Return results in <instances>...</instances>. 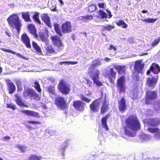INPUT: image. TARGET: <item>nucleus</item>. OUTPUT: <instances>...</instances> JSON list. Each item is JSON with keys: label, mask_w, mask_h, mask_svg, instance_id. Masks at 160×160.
Listing matches in <instances>:
<instances>
[{"label": "nucleus", "mask_w": 160, "mask_h": 160, "mask_svg": "<svg viewBox=\"0 0 160 160\" xmlns=\"http://www.w3.org/2000/svg\"><path fill=\"white\" fill-rule=\"evenodd\" d=\"M39 35L42 42L45 43L46 44L48 43L49 40L48 38V35H46L45 33L41 32L39 33Z\"/></svg>", "instance_id": "31"}, {"label": "nucleus", "mask_w": 160, "mask_h": 160, "mask_svg": "<svg viewBox=\"0 0 160 160\" xmlns=\"http://www.w3.org/2000/svg\"><path fill=\"white\" fill-rule=\"evenodd\" d=\"M42 159L41 156H38L36 154H31L28 157V160H41Z\"/></svg>", "instance_id": "36"}, {"label": "nucleus", "mask_w": 160, "mask_h": 160, "mask_svg": "<svg viewBox=\"0 0 160 160\" xmlns=\"http://www.w3.org/2000/svg\"><path fill=\"white\" fill-rule=\"evenodd\" d=\"M54 103L57 107L60 108L62 110H65L68 107L64 98L62 96L57 97L55 99Z\"/></svg>", "instance_id": "6"}, {"label": "nucleus", "mask_w": 160, "mask_h": 160, "mask_svg": "<svg viewBox=\"0 0 160 160\" xmlns=\"http://www.w3.org/2000/svg\"><path fill=\"white\" fill-rule=\"evenodd\" d=\"M125 126L124 127L125 134L129 137H134L136 132L141 128L140 122L135 115L129 116L125 120Z\"/></svg>", "instance_id": "1"}, {"label": "nucleus", "mask_w": 160, "mask_h": 160, "mask_svg": "<svg viewBox=\"0 0 160 160\" xmlns=\"http://www.w3.org/2000/svg\"><path fill=\"white\" fill-rule=\"evenodd\" d=\"M87 83L88 85V87H90L92 85V82L89 79H87Z\"/></svg>", "instance_id": "56"}, {"label": "nucleus", "mask_w": 160, "mask_h": 160, "mask_svg": "<svg viewBox=\"0 0 160 160\" xmlns=\"http://www.w3.org/2000/svg\"><path fill=\"white\" fill-rule=\"evenodd\" d=\"M144 65V64L142 63L141 60L136 61L134 65V69L138 74H142Z\"/></svg>", "instance_id": "11"}, {"label": "nucleus", "mask_w": 160, "mask_h": 160, "mask_svg": "<svg viewBox=\"0 0 160 160\" xmlns=\"http://www.w3.org/2000/svg\"><path fill=\"white\" fill-rule=\"evenodd\" d=\"M22 86H19L17 87V91L18 92L22 91Z\"/></svg>", "instance_id": "61"}, {"label": "nucleus", "mask_w": 160, "mask_h": 160, "mask_svg": "<svg viewBox=\"0 0 160 160\" xmlns=\"http://www.w3.org/2000/svg\"><path fill=\"white\" fill-rule=\"evenodd\" d=\"M157 19L158 18H147L144 19H141V20L142 21L148 23H153L155 22Z\"/></svg>", "instance_id": "40"}, {"label": "nucleus", "mask_w": 160, "mask_h": 160, "mask_svg": "<svg viewBox=\"0 0 160 160\" xmlns=\"http://www.w3.org/2000/svg\"><path fill=\"white\" fill-rule=\"evenodd\" d=\"M34 87L38 92L40 93L41 92L42 90L39 82L37 81H36L34 82Z\"/></svg>", "instance_id": "39"}, {"label": "nucleus", "mask_w": 160, "mask_h": 160, "mask_svg": "<svg viewBox=\"0 0 160 160\" xmlns=\"http://www.w3.org/2000/svg\"><path fill=\"white\" fill-rule=\"evenodd\" d=\"M78 63V62L77 61H68V65L71 64V65H74L77 64Z\"/></svg>", "instance_id": "58"}, {"label": "nucleus", "mask_w": 160, "mask_h": 160, "mask_svg": "<svg viewBox=\"0 0 160 160\" xmlns=\"http://www.w3.org/2000/svg\"><path fill=\"white\" fill-rule=\"evenodd\" d=\"M118 107L119 111L122 112H124L127 109L126 100L124 97H122L118 101Z\"/></svg>", "instance_id": "15"}, {"label": "nucleus", "mask_w": 160, "mask_h": 160, "mask_svg": "<svg viewBox=\"0 0 160 160\" xmlns=\"http://www.w3.org/2000/svg\"><path fill=\"white\" fill-rule=\"evenodd\" d=\"M47 91L50 93L54 94L55 93V87L54 85H50L47 88Z\"/></svg>", "instance_id": "38"}, {"label": "nucleus", "mask_w": 160, "mask_h": 160, "mask_svg": "<svg viewBox=\"0 0 160 160\" xmlns=\"http://www.w3.org/2000/svg\"><path fill=\"white\" fill-rule=\"evenodd\" d=\"M102 98V105L101 108L100 113L102 114H103L107 112L109 109V104L108 102H107L106 98L104 99Z\"/></svg>", "instance_id": "18"}, {"label": "nucleus", "mask_w": 160, "mask_h": 160, "mask_svg": "<svg viewBox=\"0 0 160 160\" xmlns=\"http://www.w3.org/2000/svg\"><path fill=\"white\" fill-rule=\"evenodd\" d=\"M84 16H80V17H79L78 18V19L79 20H81V21H83V22H84L85 19H84Z\"/></svg>", "instance_id": "59"}, {"label": "nucleus", "mask_w": 160, "mask_h": 160, "mask_svg": "<svg viewBox=\"0 0 160 160\" xmlns=\"http://www.w3.org/2000/svg\"><path fill=\"white\" fill-rule=\"evenodd\" d=\"M97 13L98 14L96 16V17L98 18L102 19L106 18H107V14L102 10H99L97 12Z\"/></svg>", "instance_id": "29"}, {"label": "nucleus", "mask_w": 160, "mask_h": 160, "mask_svg": "<svg viewBox=\"0 0 160 160\" xmlns=\"http://www.w3.org/2000/svg\"><path fill=\"white\" fill-rule=\"evenodd\" d=\"M106 11L108 13V18H112V15L111 14V12L110 11L108 10H106Z\"/></svg>", "instance_id": "55"}, {"label": "nucleus", "mask_w": 160, "mask_h": 160, "mask_svg": "<svg viewBox=\"0 0 160 160\" xmlns=\"http://www.w3.org/2000/svg\"><path fill=\"white\" fill-rule=\"evenodd\" d=\"M158 97L157 92L155 91H150L148 90L146 92L145 102L146 104H151L152 101L157 98Z\"/></svg>", "instance_id": "5"}, {"label": "nucleus", "mask_w": 160, "mask_h": 160, "mask_svg": "<svg viewBox=\"0 0 160 160\" xmlns=\"http://www.w3.org/2000/svg\"><path fill=\"white\" fill-rule=\"evenodd\" d=\"M158 75H155L147 78L146 82L148 86L153 88L158 81Z\"/></svg>", "instance_id": "14"}, {"label": "nucleus", "mask_w": 160, "mask_h": 160, "mask_svg": "<svg viewBox=\"0 0 160 160\" xmlns=\"http://www.w3.org/2000/svg\"><path fill=\"white\" fill-rule=\"evenodd\" d=\"M85 21L84 22H87L92 20L93 18L92 15H87L84 16Z\"/></svg>", "instance_id": "46"}, {"label": "nucleus", "mask_w": 160, "mask_h": 160, "mask_svg": "<svg viewBox=\"0 0 160 160\" xmlns=\"http://www.w3.org/2000/svg\"><path fill=\"white\" fill-rule=\"evenodd\" d=\"M27 123H31L32 124H41V122L39 121H29L26 122Z\"/></svg>", "instance_id": "51"}, {"label": "nucleus", "mask_w": 160, "mask_h": 160, "mask_svg": "<svg viewBox=\"0 0 160 160\" xmlns=\"http://www.w3.org/2000/svg\"><path fill=\"white\" fill-rule=\"evenodd\" d=\"M104 76L108 78L110 83L114 84L115 80L116 77V72L114 70L113 68H110L109 72H105Z\"/></svg>", "instance_id": "9"}, {"label": "nucleus", "mask_w": 160, "mask_h": 160, "mask_svg": "<svg viewBox=\"0 0 160 160\" xmlns=\"http://www.w3.org/2000/svg\"><path fill=\"white\" fill-rule=\"evenodd\" d=\"M54 29L56 32L60 37L62 36V33H69L72 32V27L71 22L69 21H66L61 25L62 30L59 27V24L57 23L54 24Z\"/></svg>", "instance_id": "2"}, {"label": "nucleus", "mask_w": 160, "mask_h": 160, "mask_svg": "<svg viewBox=\"0 0 160 160\" xmlns=\"http://www.w3.org/2000/svg\"><path fill=\"white\" fill-rule=\"evenodd\" d=\"M32 97L33 98V99L35 100L38 101L40 100L41 96L37 94L35 91L32 95Z\"/></svg>", "instance_id": "45"}, {"label": "nucleus", "mask_w": 160, "mask_h": 160, "mask_svg": "<svg viewBox=\"0 0 160 160\" xmlns=\"http://www.w3.org/2000/svg\"><path fill=\"white\" fill-rule=\"evenodd\" d=\"M21 40L27 48H31V46L30 43V39L26 33H24L22 34Z\"/></svg>", "instance_id": "19"}, {"label": "nucleus", "mask_w": 160, "mask_h": 160, "mask_svg": "<svg viewBox=\"0 0 160 160\" xmlns=\"http://www.w3.org/2000/svg\"><path fill=\"white\" fill-rule=\"evenodd\" d=\"M58 90L63 95H67L71 91V85L67 82L66 80L62 79L60 80L57 86Z\"/></svg>", "instance_id": "4"}, {"label": "nucleus", "mask_w": 160, "mask_h": 160, "mask_svg": "<svg viewBox=\"0 0 160 160\" xmlns=\"http://www.w3.org/2000/svg\"><path fill=\"white\" fill-rule=\"evenodd\" d=\"M154 136L155 137L158 139H160V129L159 128L158 131L155 134Z\"/></svg>", "instance_id": "52"}, {"label": "nucleus", "mask_w": 160, "mask_h": 160, "mask_svg": "<svg viewBox=\"0 0 160 160\" xmlns=\"http://www.w3.org/2000/svg\"><path fill=\"white\" fill-rule=\"evenodd\" d=\"M111 59L108 58L106 57L104 58V60L106 62H108Z\"/></svg>", "instance_id": "64"}, {"label": "nucleus", "mask_w": 160, "mask_h": 160, "mask_svg": "<svg viewBox=\"0 0 160 160\" xmlns=\"http://www.w3.org/2000/svg\"><path fill=\"white\" fill-rule=\"evenodd\" d=\"M137 97V95L136 94H134L132 96V98L133 100H135Z\"/></svg>", "instance_id": "62"}, {"label": "nucleus", "mask_w": 160, "mask_h": 160, "mask_svg": "<svg viewBox=\"0 0 160 160\" xmlns=\"http://www.w3.org/2000/svg\"><path fill=\"white\" fill-rule=\"evenodd\" d=\"M115 27L114 25H108L106 26H103V29L104 30H106L109 31L115 28Z\"/></svg>", "instance_id": "42"}, {"label": "nucleus", "mask_w": 160, "mask_h": 160, "mask_svg": "<svg viewBox=\"0 0 160 160\" xmlns=\"http://www.w3.org/2000/svg\"><path fill=\"white\" fill-rule=\"evenodd\" d=\"M45 50L48 54H53L55 52L53 47L51 45L47 46Z\"/></svg>", "instance_id": "37"}, {"label": "nucleus", "mask_w": 160, "mask_h": 160, "mask_svg": "<svg viewBox=\"0 0 160 160\" xmlns=\"http://www.w3.org/2000/svg\"><path fill=\"white\" fill-rule=\"evenodd\" d=\"M80 98L82 101L86 102L88 103L91 101V99L85 97L84 95L82 94H81L80 95Z\"/></svg>", "instance_id": "48"}, {"label": "nucleus", "mask_w": 160, "mask_h": 160, "mask_svg": "<svg viewBox=\"0 0 160 160\" xmlns=\"http://www.w3.org/2000/svg\"><path fill=\"white\" fill-rule=\"evenodd\" d=\"M126 79L124 76H122L117 81V90L119 93L125 92Z\"/></svg>", "instance_id": "7"}, {"label": "nucleus", "mask_w": 160, "mask_h": 160, "mask_svg": "<svg viewBox=\"0 0 160 160\" xmlns=\"http://www.w3.org/2000/svg\"><path fill=\"white\" fill-rule=\"evenodd\" d=\"M50 38L54 45L56 46L58 48L62 46V40L57 35H55L51 36Z\"/></svg>", "instance_id": "20"}, {"label": "nucleus", "mask_w": 160, "mask_h": 160, "mask_svg": "<svg viewBox=\"0 0 160 160\" xmlns=\"http://www.w3.org/2000/svg\"><path fill=\"white\" fill-rule=\"evenodd\" d=\"M88 8V12L91 13L95 11L97 9L96 6L94 4L89 5Z\"/></svg>", "instance_id": "41"}, {"label": "nucleus", "mask_w": 160, "mask_h": 160, "mask_svg": "<svg viewBox=\"0 0 160 160\" xmlns=\"http://www.w3.org/2000/svg\"><path fill=\"white\" fill-rule=\"evenodd\" d=\"M117 48L112 44L110 45L108 49L109 50L113 49L115 51H117Z\"/></svg>", "instance_id": "53"}, {"label": "nucleus", "mask_w": 160, "mask_h": 160, "mask_svg": "<svg viewBox=\"0 0 160 160\" xmlns=\"http://www.w3.org/2000/svg\"><path fill=\"white\" fill-rule=\"evenodd\" d=\"M160 42V37L158 38L157 39H155L151 44V46L154 47L157 45Z\"/></svg>", "instance_id": "44"}, {"label": "nucleus", "mask_w": 160, "mask_h": 160, "mask_svg": "<svg viewBox=\"0 0 160 160\" xmlns=\"http://www.w3.org/2000/svg\"><path fill=\"white\" fill-rule=\"evenodd\" d=\"M21 112L22 113L28 116L34 117L37 118H39L40 117L39 113L33 111L24 110L21 111Z\"/></svg>", "instance_id": "23"}, {"label": "nucleus", "mask_w": 160, "mask_h": 160, "mask_svg": "<svg viewBox=\"0 0 160 160\" xmlns=\"http://www.w3.org/2000/svg\"><path fill=\"white\" fill-rule=\"evenodd\" d=\"M41 18L45 24L49 28H51L52 26L49 16L46 13H44L41 15Z\"/></svg>", "instance_id": "22"}, {"label": "nucleus", "mask_w": 160, "mask_h": 160, "mask_svg": "<svg viewBox=\"0 0 160 160\" xmlns=\"http://www.w3.org/2000/svg\"><path fill=\"white\" fill-rule=\"evenodd\" d=\"M7 108H11L13 110H15L17 108V107L15 105L11 103H7Z\"/></svg>", "instance_id": "49"}, {"label": "nucleus", "mask_w": 160, "mask_h": 160, "mask_svg": "<svg viewBox=\"0 0 160 160\" xmlns=\"http://www.w3.org/2000/svg\"><path fill=\"white\" fill-rule=\"evenodd\" d=\"M92 64L89 68V70H92L96 67L99 66L102 64V62L99 58H97L93 60L92 62Z\"/></svg>", "instance_id": "26"}, {"label": "nucleus", "mask_w": 160, "mask_h": 160, "mask_svg": "<svg viewBox=\"0 0 160 160\" xmlns=\"http://www.w3.org/2000/svg\"><path fill=\"white\" fill-rule=\"evenodd\" d=\"M17 147L22 152H25L26 151V147L25 146L18 145Z\"/></svg>", "instance_id": "47"}, {"label": "nucleus", "mask_w": 160, "mask_h": 160, "mask_svg": "<svg viewBox=\"0 0 160 160\" xmlns=\"http://www.w3.org/2000/svg\"><path fill=\"white\" fill-rule=\"evenodd\" d=\"M16 84L17 87L22 86V82L19 80H17L16 81Z\"/></svg>", "instance_id": "57"}, {"label": "nucleus", "mask_w": 160, "mask_h": 160, "mask_svg": "<svg viewBox=\"0 0 160 160\" xmlns=\"http://www.w3.org/2000/svg\"><path fill=\"white\" fill-rule=\"evenodd\" d=\"M15 97L16 98L15 101L18 106L20 107H28V105L24 103L22 97L18 93L15 94Z\"/></svg>", "instance_id": "21"}, {"label": "nucleus", "mask_w": 160, "mask_h": 160, "mask_svg": "<svg viewBox=\"0 0 160 160\" xmlns=\"http://www.w3.org/2000/svg\"><path fill=\"white\" fill-rule=\"evenodd\" d=\"M95 73L94 75L92 74V71H90L88 73L92 74L91 76V78L92 80L93 83L96 84L98 86H101L103 85L102 82L99 80V70L97 69L94 71Z\"/></svg>", "instance_id": "10"}, {"label": "nucleus", "mask_w": 160, "mask_h": 160, "mask_svg": "<svg viewBox=\"0 0 160 160\" xmlns=\"http://www.w3.org/2000/svg\"><path fill=\"white\" fill-rule=\"evenodd\" d=\"M147 125L152 127H156L160 124V121L158 118H152L146 119Z\"/></svg>", "instance_id": "13"}, {"label": "nucleus", "mask_w": 160, "mask_h": 160, "mask_svg": "<svg viewBox=\"0 0 160 160\" xmlns=\"http://www.w3.org/2000/svg\"><path fill=\"white\" fill-rule=\"evenodd\" d=\"M147 130L150 133H155V134L156 132L159 130V128H158L148 127Z\"/></svg>", "instance_id": "43"}, {"label": "nucleus", "mask_w": 160, "mask_h": 160, "mask_svg": "<svg viewBox=\"0 0 160 160\" xmlns=\"http://www.w3.org/2000/svg\"><path fill=\"white\" fill-rule=\"evenodd\" d=\"M33 18L34 19V21L36 23L40 25L41 22L39 19V13L38 12H36L33 15Z\"/></svg>", "instance_id": "33"}, {"label": "nucleus", "mask_w": 160, "mask_h": 160, "mask_svg": "<svg viewBox=\"0 0 160 160\" xmlns=\"http://www.w3.org/2000/svg\"><path fill=\"white\" fill-rule=\"evenodd\" d=\"M152 72L154 74H157L160 72V68L159 65L156 63L153 62L152 64L147 72V74L148 75Z\"/></svg>", "instance_id": "12"}, {"label": "nucleus", "mask_w": 160, "mask_h": 160, "mask_svg": "<svg viewBox=\"0 0 160 160\" xmlns=\"http://www.w3.org/2000/svg\"><path fill=\"white\" fill-rule=\"evenodd\" d=\"M35 90L32 89L28 88L23 92V95L24 98L29 97L32 98V95Z\"/></svg>", "instance_id": "28"}, {"label": "nucleus", "mask_w": 160, "mask_h": 160, "mask_svg": "<svg viewBox=\"0 0 160 160\" xmlns=\"http://www.w3.org/2000/svg\"><path fill=\"white\" fill-rule=\"evenodd\" d=\"M1 49L2 51L4 52H8V53H11L12 54H14V55L16 54V55L17 56H18L19 57L22 58L23 59H24L27 60V59L26 58V57L22 56L21 54L18 53H16L15 52H14L12 50L6 49L5 48H1Z\"/></svg>", "instance_id": "30"}, {"label": "nucleus", "mask_w": 160, "mask_h": 160, "mask_svg": "<svg viewBox=\"0 0 160 160\" xmlns=\"http://www.w3.org/2000/svg\"><path fill=\"white\" fill-rule=\"evenodd\" d=\"M32 44L33 48L36 50L37 53L39 54L42 53L41 48L36 42L34 41H32Z\"/></svg>", "instance_id": "34"}, {"label": "nucleus", "mask_w": 160, "mask_h": 160, "mask_svg": "<svg viewBox=\"0 0 160 160\" xmlns=\"http://www.w3.org/2000/svg\"><path fill=\"white\" fill-rule=\"evenodd\" d=\"M110 114L108 113L105 116L103 117L101 120V123L102 124L103 128H104L106 131H108L109 128L108 126L107 122V119L110 116Z\"/></svg>", "instance_id": "27"}, {"label": "nucleus", "mask_w": 160, "mask_h": 160, "mask_svg": "<svg viewBox=\"0 0 160 160\" xmlns=\"http://www.w3.org/2000/svg\"><path fill=\"white\" fill-rule=\"evenodd\" d=\"M6 84L7 86V90L9 94H12L16 90V87L13 83L9 79L6 80Z\"/></svg>", "instance_id": "17"}, {"label": "nucleus", "mask_w": 160, "mask_h": 160, "mask_svg": "<svg viewBox=\"0 0 160 160\" xmlns=\"http://www.w3.org/2000/svg\"><path fill=\"white\" fill-rule=\"evenodd\" d=\"M116 23L118 26L121 27L123 28H127L128 27V25L122 20L117 21Z\"/></svg>", "instance_id": "35"}, {"label": "nucleus", "mask_w": 160, "mask_h": 160, "mask_svg": "<svg viewBox=\"0 0 160 160\" xmlns=\"http://www.w3.org/2000/svg\"><path fill=\"white\" fill-rule=\"evenodd\" d=\"M22 18L26 22H31V20L30 17V12H21Z\"/></svg>", "instance_id": "32"}, {"label": "nucleus", "mask_w": 160, "mask_h": 160, "mask_svg": "<svg viewBox=\"0 0 160 160\" xmlns=\"http://www.w3.org/2000/svg\"><path fill=\"white\" fill-rule=\"evenodd\" d=\"M102 101L101 98H98L92 101L89 105L90 111L94 113L98 112L99 110L100 103Z\"/></svg>", "instance_id": "8"}, {"label": "nucleus", "mask_w": 160, "mask_h": 160, "mask_svg": "<svg viewBox=\"0 0 160 160\" xmlns=\"http://www.w3.org/2000/svg\"><path fill=\"white\" fill-rule=\"evenodd\" d=\"M10 139V137L9 136H4L3 137V140L8 141Z\"/></svg>", "instance_id": "60"}, {"label": "nucleus", "mask_w": 160, "mask_h": 160, "mask_svg": "<svg viewBox=\"0 0 160 160\" xmlns=\"http://www.w3.org/2000/svg\"><path fill=\"white\" fill-rule=\"evenodd\" d=\"M73 106L77 111H82L84 109V103L80 100H76L73 102Z\"/></svg>", "instance_id": "16"}, {"label": "nucleus", "mask_w": 160, "mask_h": 160, "mask_svg": "<svg viewBox=\"0 0 160 160\" xmlns=\"http://www.w3.org/2000/svg\"><path fill=\"white\" fill-rule=\"evenodd\" d=\"M133 77V79H134L136 81H138L139 79V75L138 74L137 75H135L134 73H133V75H132Z\"/></svg>", "instance_id": "54"}, {"label": "nucleus", "mask_w": 160, "mask_h": 160, "mask_svg": "<svg viewBox=\"0 0 160 160\" xmlns=\"http://www.w3.org/2000/svg\"><path fill=\"white\" fill-rule=\"evenodd\" d=\"M28 30L29 32L34 36L35 38L38 37V35L37 33V30L34 25L29 24L28 26Z\"/></svg>", "instance_id": "24"}, {"label": "nucleus", "mask_w": 160, "mask_h": 160, "mask_svg": "<svg viewBox=\"0 0 160 160\" xmlns=\"http://www.w3.org/2000/svg\"><path fill=\"white\" fill-rule=\"evenodd\" d=\"M7 21L10 26L15 28L18 32H20L22 23L19 17L17 14H11L7 19Z\"/></svg>", "instance_id": "3"}, {"label": "nucleus", "mask_w": 160, "mask_h": 160, "mask_svg": "<svg viewBox=\"0 0 160 160\" xmlns=\"http://www.w3.org/2000/svg\"><path fill=\"white\" fill-rule=\"evenodd\" d=\"M98 5L100 8H104L106 7V4L105 2L99 3L98 4Z\"/></svg>", "instance_id": "50"}, {"label": "nucleus", "mask_w": 160, "mask_h": 160, "mask_svg": "<svg viewBox=\"0 0 160 160\" xmlns=\"http://www.w3.org/2000/svg\"><path fill=\"white\" fill-rule=\"evenodd\" d=\"M68 64V61H65V62H59V64L60 65H62L63 64Z\"/></svg>", "instance_id": "63"}, {"label": "nucleus", "mask_w": 160, "mask_h": 160, "mask_svg": "<svg viewBox=\"0 0 160 160\" xmlns=\"http://www.w3.org/2000/svg\"><path fill=\"white\" fill-rule=\"evenodd\" d=\"M114 67L119 74H125L126 68V65H115Z\"/></svg>", "instance_id": "25"}]
</instances>
